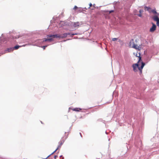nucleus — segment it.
<instances>
[{"mask_svg":"<svg viewBox=\"0 0 159 159\" xmlns=\"http://www.w3.org/2000/svg\"><path fill=\"white\" fill-rule=\"evenodd\" d=\"M133 47L134 48H135L136 49H138L139 50L141 49V48L140 47H139L137 45L135 44H134Z\"/></svg>","mask_w":159,"mask_h":159,"instance_id":"obj_6","label":"nucleus"},{"mask_svg":"<svg viewBox=\"0 0 159 159\" xmlns=\"http://www.w3.org/2000/svg\"><path fill=\"white\" fill-rule=\"evenodd\" d=\"M152 26L151 28H150L149 31L151 32H153L156 30V25L153 23H152Z\"/></svg>","mask_w":159,"mask_h":159,"instance_id":"obj_4","label":"nucleus"},{"mask_svg":"<svg viewBox=\"0 0 159 159\" xmlns=\"http://www.w3.org/2000/svg\"><path fill=\"white\" fill-rule=\"evenodd\" d=\"M145 10H146L147 11H149V10L151 9V8L149 7H144Z\"/></svg>","mask_w":159,"mask_h":159,"instance_id":"obj_13","label":"nucleus"},{"mask_svg":"<svg viewBox=\"0 0 159 159\" xmlns=\"http://www.w3.org/2000/svg\"><path fill=\"white\" fill-rule=\"evenodd\" d=\"M153 19L154 20L157 22V26H159V18L157 16H154Z\"/></svg>","mask_w":159,"mask_h":159,"instance_id":"obj_5","label":"nucleus"},{"mask_svg":"<svg viewBox=\"0 0 159 159\" xmlns=\"http://www.w3.org/2000/svg\"><path fill=\"white\" fill-rule=\"evenodd\" d=\"M78 7L76 6H75L73 8V9L75 10Z\"/></svg>","mask_w":159,"mask_h":159,"instance_id":"obj_16","label":"nucleus"},{"mask_svg":"<svg viewBox=\"0 0 159 159\" xmlns=\"http://www.w3.org/2000/svg\"><path fill=\"white\" fill-rule=\"evenodd\" d=\"M143 12V10H140L139 11V12L140 13H142Z\"/></svg>","mask_w":159,"mask_h":159,"instance_id":"obj_21","label":"nucleus"},{"mask_svg":"<svg viewBox=\"0 0 159 159\" xmlns=\"http://www.w3.org/2000/svg\"><path fill=\"white\" fill-rule=\"evenodd\" d=\"M57 157V156H55L54 157L55 159H56Z\"/></svg>","mask_w":159,"mask_h":159,"instance_id":"obj_23","label":"nucleus"},{"mask_svg":"<svg viewBox=\"0 0 159 159\" xmlns=\"http://www.w3.org/2000/svg\"><path fill=\"white\" fill-rule=\"evenodd\" d=\"M80 135L81 136V133H80Z\"/></svg>","mask_w":159,"mask_h":159,"instance_id":"obj_26","label":"nucleus"},{"mask_svg":"<svg viewBox=\"0 0 159 159\" xmlns=\"http://www.w3.org/2000/svg\"><path fill=\"white\" fill-rule=\"evenodd\" d=\"M21 46H20L18 45H17L16 46H15L14 48H14V49H18Z\"/></svg>","mask_w":159,"mask_h":159,"instance_id":"obj_10","label":"nucleus"},{"mask_svg":"<svg viewBox=\"0 0 159 159\" xmlns=\"http://www.w3.org/2000/svg\"><path fill=\"white\" fill-rule=\"evenodd\" d=\"M152 11L154 14H156L157 13V12L156 11L155 9L154 10H152Z\"/></svg>","mask_w":159,"mask_h":159,"instance_id":"obj_14","label":"nucleus"},{"mask_svg":"<svg viewBox=\"0 0 159 159\" xmlns=\"http://www.w3.org/2000/svg\"><path fill=\"white\" fill-rule=\"evenodd\" d=\"M61 145H59V146H58V147L56 149V150L54 151V152H52V153L51 155L53 154V153H54L55 152L57 151V150L58 148H61Z\"/></svg>","mask_w":159,"mask_h":159,"instance_id":"obj_11","label":"nucleus"},{"mask_svg":"<svg viewBox=\"0 0 159 159\" xmlns=\"http://www.w3.org/2000/svg\"><path fill=\"white\" fill-rule=\"evenodd\" d=\"M72 110L73 111H79L81 110V109L79 108H75L72 109Z\"/></svg>","mask_w":159,"mask_h":159,"instance_id":"obj_8","label":"nucleus"},{"mask_svg":"<svg viewBox=\"0 0 159 159\" xmlns=\"http://www.w3.org/2000/svg\"><path fill=\"white\" fill-rule=\"evenodd\" d=\"M47 46H43L42 48H43V49L44 50L45 49V48Z\"/></svg>","mask_w":159,"mask_h":159,"instance_id":"obj_19","label":"nucleus"},{"mask_svg":"<svg viewBox=\"0 0 159 159\" xmlns=\"http://www.w3.org/2000/svg\"><path fill=\"white\" fill-rule=\"evenodd\" d=\"M80 25V24L79 22L74 23L73 26L74 27H78Z\"/></svg>","mask_w":159,"mask_h":159,"instance_id":"obj_7","label":"nucleus"},{"mask_svg":"<svg viewBox=\"0 0 159 159\" xmlns=\"http://www.w3.org/2000/svg\"><path fill=\"white\" fill-rule=\"evenodd\" d=\"M62 144H63V143H61L60 145H61V146Z\"/></svg>","mask_w":159,"mask_h":159,"instance_id":"obj_24","label":"nucleus"},{"mask_svg":"<svg viewBox=\"0 0 159 159\" xmlns=\"http://www.w3.org/2000/svg\"><path fill=\"white\" fill-rule=\"evenodd\" d=\"M114 11V10H111V11H108V12H109V13H111V12H113Z\"/></svg>","mask_w":159,"mask_h":159,"instance_id":"obj_17","label":"nucleus"},{"mask_svg":"<svg viewBox=\"0 0 159 159\" xmlns=\"http://www.w3.org/2000/svg\"><path fill=\"white\" fill-rule=\"evenodd\" d=\"M53 35L49 34L47 36V38H44L43 39V42H46L49 41L51 42L53 40V39L55 38V37H53L52 36Z\"/></svg>","mask_w":159,"mask_h":159,"instance_id":"obj_2","label":"nucleus"},{"mask_svg":"<svg viewBox=\"0 0 159 159\" xmlns=\"http://www.w3.org/2000/svg\"><path fill=\"white\" fill-rule=\"evenodd\" d=\"M89 8H90L92 6V5L91 3H90L89 4Z\"/></svg>","mask_w":159,"mask_h":159,"instance_id":"obj_18","label":"nucleus"},{"mask_svg":"<svg viewBox=\"0 0 159 159\" xmlns=\"http://www.w3.org/2000/svg\"><path fill=\"white\" fill-rule=\"evenodd\" d=\"M14 50V48H8L7 50L6 51H7V52H11L13 51Z\"/></svg>","mask_w":159,"mask_h":159,"instance_id":"obj_9","label":"nucleus"},{"mask_svg":"<svg viewBox=\"0 0 159 159\" xmlns=\"http://www.w3.org/2000/svg\"><path fill=\"white\" fill-rule=\"evenodd\" d=\"M138 15L139 16V17H142V13H139V14Z\"/></svg>","mask_w":159,"mask_h":159,"instance_id":"obj_20","label":"nucleus"},{"mask_svg":"<svg viewBox=\"0 0 159 159\" xmlns=\"http://www.w3.org/2000/svg\"><path fill=\"white\" fill-rule=\"evenodd\" d=\"M135 56L137 58L138 61L137 63L135 64H134L133 66V70L135 72L137 71L138 70H139L140 74L142 73V69L144 66L145 64L142 61L141 62V67H139V61L141 60V57H140V54L139 52H138L136 53Z\"/></svg>","mask_w":159,"mask_h":159,"instance_id":"obj_1","label":"nucleus"},{"mask_svg":"<svg viewBox=\"0 0 159 159\" xmlns=\"http://www.w3.org/2000/svg\"><path fill=\"white\" fill-rule=\"evenodd\" d=\"M135 0H133V1H134Z\"/></svg>","mask_w":159,"mask_h":159,"instance_id":"obj_27","label":"nucleus"},{"mask_svg":"<svg viewBox=\"0 0 159 159\" xmlns=\"http://www.w3.org/2000/svg\"><path fill=\"white\" fill-rule=\"evenodd\" d=\"M67 36V34L66 33H64L61 35H59L58 34L53 35L52 36L55 38H64Z\"/></svg>","mask_w":159,"mask_h":159,"instance_id":"obj_3","label":"nucleus"},{"mask_svg":"<svg viewBox=\"0 0 159 159\" xmlns=\"http://www.w3.org/2000/svg\"><path fill=\"white\" fill-rule=\"evenodd\" d=\"M50 155H49V156L47 157H48L49 156H50Z\"/></svg>","mask_w":159,"mask_h":159,"instance_id":"obj_25","label":"nucleus"},{"mask_svg":"<svg viewBox=\"0 0 159 159\" xmlns=\"http://www.w3.org/2000/svg\"><path fill=\"white\" fill-rule=\"evenodd\" d=\"M95 8V7L94 6H93V7L92 8H91V9L93 10V9H94Z\"/></svg>","mask_w":159,"mask_h":159,"instance_id":"obj_22","label":"nucleus"},{"mask_svg":"<svg viewBox=\"0 0 159 159\" xmlns=\"http://www.w3.org/2000/svg\"><path fill=\"white\" fill-rule=\"evenodd\" d=\"M117 39L116 38H113L112 39V41H116Z\"/></svg>","mask_w":159,"mask_h":159,"instance_id":"obj_15","label":"nucleus"},{"mask_svg":"<svg viewBox=\"0 0 159 159\" xmlns=\"http://www.w3.org/2000/svg\"><path fill=\"white\" fill-rule=\"evenodd\" d=\"M66 34H67V35H72V36H73L75 35H76L77 34H72L71 33H66Z\"/></svg>","mask_w":159,"mask_h":159,"instance_id":"obj_12","label":"nucleus"}]
</instances>
